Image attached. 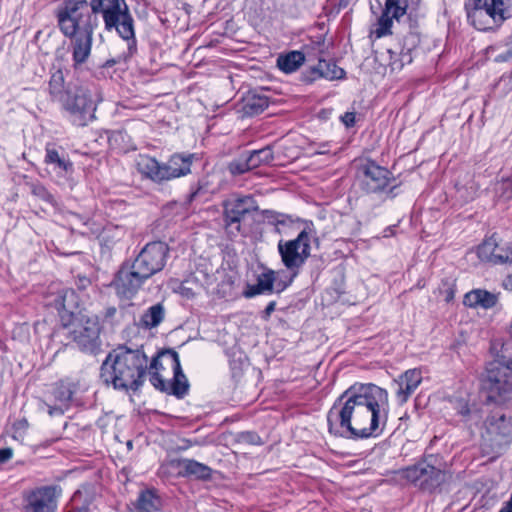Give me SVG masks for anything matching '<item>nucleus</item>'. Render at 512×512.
<instances>
[{
    "instance_id": "9d476101",
    "label": "nucleus",
    "mask_w": 512,
    "mask_h": 512,
    "mask_svg": "<svg viewBox=\"0 0 512 512\" xmlns=\"http://www.w3.org/2000/svg\"><path fill=\"white\" fill-rule=\"evenodd\" d=\"M432 456L404 470V478L425 492H433L451 478L444 469L434 465Z\"/></svg>"
},
{
    "instance_id": "ea45409f",
    "label": "nucleus",
    "mask_w": 512,
    "mask_h": 512,
    "mask_svg": "<svg viewBox=\"0 0 512 512\" xmlns=\"http://www.w3.org/2000/svg\"><path fill=\"white\" fill-rule=\"evenodd\" d=\"M235 440L240 444H249V445H262L261 437L251 431H243L239 432L235 435Z\"/></svg>"
},
{
    "instance_id": "3c124183",
    "label": "nucleus",
    "mask_w": 512,
    "mask_h": 512,
    "mask_svg": "<svg viewBox=\"0 0 512 512\" xmlns=\"http://www.w3.org/2000/svg\"><path fill=\"white\" fill-rule=\"evenodd\" d=\"M503 287L506 290L512 291V274L508 275L503 281Z\"/></svg>"
},
{
    "instance_id": "c03bdc74",
    "label": "nucleus",
    "mask_w": 512,
    "mask_h": 512,
    "mask_svg": "<svg viewBox=\"0 0 512 512\" xmlns=\"http://www.w3.org/2000/svg\"><path fill=\"white\" fill-rule=\"evenodd\" d=\"M499 358H501L506 365L511 367L512 372V341L506 342L502 345Z\"/></svg>"
},
{
    "instance_id": "49530a36",
    "label": "nucleus",
    "mask_w": 512,
    "mask_h": 512,
    "mask_svg": "<svg viewBox=\"0 0 512 512\" xmlns=\"http://www.w3.org/2000/svg\"><path fill=\"white\" fill-rule=\"evenodd\" d=\"M476 190L477 189L474 187V185H471L469 188H465V187L458 188L457 192H458L459 196L465 202H468V201H471L474 199Z\"/></svg>"
},
{
    "instance_id": "c756f323",
    "label": "nucleus",
    "mask_w": 512,
    "mask_h": 512,
    "mask_svg": "<svg viewBox=\"0 0 512 512\" xmlns=\"http://www.w3.org/2000/svg\"><path fill=\"white\" fill-rule=\"evenodd\" d=\"M464 304L468 307L492 308L497 303V296L486 290H473L465 294Z\"/></svg>"
},
{
    "instance_id": "b1692460",
    "label": "nucleus",
    "mask_w": 512,
    "mask_h": 512,
    "mask_svg": "<svg viewBox=\"0 0 512 512\" xmlns=\"http://www.w3.org/2000/svg\"><path fill=\"white\" fill-rule=\"evenodd\" d=\"M125 0H90L88 2L89 9L98 19L102 15L104 25L113 23L116 12L120 6H124Z\"/></svg>"
},
{
    "instance_id": "7ed1b4c3",
    "label": "nucleus",
    "mask_w": 512,
    "mask_h": 512,
    "mask_svg": "<svg viewBox=\"0 0 512 512\" xmlns=\"http://www.w3.org/2000/svg\"><path fill=\"white\" fill-rule=\"evenodd\" d=\"M148 357L142 349L119 346L111 351L101 366V378L117 390H138L144 383Z\"/></svg>"
},
{
    "instance_id": "6e6552de",
    "label": "nucleus",
    "mask_w": 512,
    "mask_h": 512,
    "mask_svg": "<svg viewBox=\"0 0 512 512\" xmlns=\"http://www.w3.org/2000/svg\"><path fill=\"white\" fill-rule=\"evenodd\" d=\"M310 239L311 235L303 229L298 236L289 241L280 240L278 243V252L281 256V261L286 269L291 273V276L283 284L278 283V293L283 291L289 286L294 277L299 273V269L310 256Z\"/></svg>"
},
{
    "instance_id": "f3484780",
    "label": "nucleus",
    "mask_w": 512,
    "mask_h": 512,
    "mask_svg": "<svg viewBox=\"0 0 512 512\" xmlns=\"http://www.w3.org/2000/svg\"><path fill=\"white\" fill-rule=\"evenodd\" d=\"M112 22L111 26L105 25V30L108 32L115 30L122 39L126 40L128 51L132 55L136 51L134 20L126 3L118 8Z\"/></svg>"
},
{
    "instance_id": "a19ab883",
    "label": "nucleus",
    "mask_w": 512,
    "mask_h": 512,
    "mask_svg": "<svg viewBox=\"0 0 512 512\" xmlns=\"http://www.w3.org/2000/svg\"><path fill=\"white\" fill-rule=\"evenodd\" d=\"M28 422L26 419L16 421L12 426L13 439L22 442L28 430Z\"/></svg>"
},
{
    "instance_id": "ddd939ff",
    "label": "nucleus",
    "mask_w": 512,
    "mask_h": 512,
    "mask_svg": "<svg viewBox=\"0 0 512 512\" xmlns=\"http://www.w3.org/2000/svg\"><path fill=\"white\" fill-rule=\"evenodd\" d=\"M223 208L225 228L232 236H236L241 231L242 220L258 210L255 199L250 195L227 199L223 203Z\"/></svg>"
},
{
    "instance_id": "5701e85b",
    "label": "nucleus",
    "mask_w": 512,
    "mask_h": 512,
    "mask_svg": "<svg viewBox=\"0 0 512 512\" xmlns=\"http://www.w3.org/2000/svg\"><path fill=\"white\" fill-rule=\"evenodd\" d=\"M345 77V71L338 67L334 62H327L325 60H319L318 65L313 67L308 75H305L304 80L306 82H313L319 78H325L327 80L342 79Z\"/></svg>"
},
{
    "instance_id": "c9c22d12",
    "label": "nucleus",
    "mask_w": 512,
    "mask_h": 512,
    "mask_svg": "<svg viewBox=\"0 0 512 512\" xmlns=\"http://www.w3.org/2000/svg\"><path fill=\"white\" fill-rule=\"evenodd\" d=\"M247 156L249 158L250 167H252V169H255L264 164H269L274 158L272 149L269 146L259 150H254Z\"/></svg>"
},
{
    "instance_id": "13d9d810",
    "label": "nucleus",
    "mask_w": 512,
    "mask_h": 512,
    "mask_svg": "<svg viewBox=\"0 0 512 512\" xmlns=\"http://www.w3.org/2000/svg\"><path fill=\"white\" fill-rule=\"evenodd\" d=\"M89 280L85 277H83V288H85L89 284Z\"/></svg>"
},
{
    "instance_id": "f03ea898",
    "label": "nucleus",
    "mask_w": 512,
    "mask_h": 512,
    "mask_svg": "<svg viewBox=\"0 0 512 512\" xmlns=\"http://www.w3.org/2000/svg\"><path fill=\"white\" fill-rule=\"evenodd\" d=\"M168 255L166 243H147L132 262H125L119 269L112 283L116 294L122 299L133 298L148 279L163 270Z\"/></svg>"
},
{
    "instance_id": "a878e982",
    "label": "nucleus",
    "mask_w": 512,
    "mask_h": 512,
    "mask_svg": "<svg viewBox=\"0 0 512 512\" xmlns=\"http://www.w3.org/2000/svg\"><path fill=\"white\" fill-rule=\"evenodd\" d=\"M276 281V273L273 270H267L257 277L256 284L247 286L246 290L244 291V296L246 298H252L259 294L272 293L275 283L276 285L278 283H284L282 281ZM276 288L278 289L279 287L276 286Z\"/></svg>"
},
{
    "instance_id": "bf43d9fd",
    "label": "nucleus",
    "mask_w": 512,
    "mask_h": 512,
    "mask_svg": "<svg viewBox=\"0 0 512 512\" xmlns=\"http://www.w3.org/2000/svg\"><path fill=\"white\" fill-rule=\"evenodd\" d=\"M374 9H376V6H374L373 4H371V10H372V12H374V13H375Z\"/></svg>"
},
{
    "instance_id": "7c9ffc66",
    "label": "nucleus",
    "mask_w": 512,
    "mask_h": 512,
    "mask_svg": "<svg viewBox=\"0 0 512 512\" xmlns=\"http://www.w3.org/2000/svg\"><path fill=\"white\" fill-rule=\"evenodd\" d=\"M305 61V55L300 51H291L285 55H280L277 59V67L285 73H293Z\"/></svg>"
},
{
    "instance_id": "4be33fe9",
    "label": "nucleus",
    "mask_w": 512,
    "mask_h": 512,
    "mask_svg": "<svg viewBox=\"0 0 512 512\" xmlns=\"http://www.w3.org/2000/svg\"><path fill=\"white\" fill-rule=\"evenodd\" d=\"M76 392V384L69 380H61L53 388L52 396L54 404L48 405V413L51 416L61 415L69 407L74 393Z\"/></svg>"
},
{
    "instance_id": "aec40b11",
    "label": "nucleus",
    "mask_w": 512,
    "mask_h": 512,
    "mask_svg": "<svg viewBox=\"0 0 512 512\" xmlns=\"http://www.w3.org/2000/svg\"><path fill=\"white\" fill-rule=\"evenodd\" d=\"M422 382V373L419 369H409L394 380L395 395L400 404L408 401Z\"/></svg>"
},
{
    "instance_id": "6ab92c4d",
    "label": "nucleus",
    "mask_w": 512,
    "mask_h": 512,
    "mask_svg": "<svg viewBox=\"0 0 512 512\" xmlns=\"http://www.w3.org/2000/svg\"><path fill=\"white\" fill-rule=\"evenodd\" d=\"M44 163L50 173H55L59 177H67L73 172V163L70 161L65 150L56 147L54 144H47L45 147Z\"/></svg>"
},
{
    "instance_id": "c85d7f7f",
    "label": "nucleus",
    "mask_w": 512,
    "mask_h": 512,
    "mask_svg": "<svg viewBox=\"0 0 512 512\" xmlns=\"http://www.w3.org/2000/svg\"><path fill=\"white\" fill-rule=\"evenodd\" d=\"M74 85L72 83L65 84L64 75L61 70L54 72L49 81V92L52 98L61 103L73 92Z\"/></svg>"
},
{
    "instance_id": "4468645a",
    "label": "nucleus",
    "mask_w": 512,
    "mask_h": 512,
    "mask_svg": "<svg viewBox=\"0 0 512 512\" xmlns=\"http://www.w3.org/2000/svg\"><path fill=\"white\" fill-rule=\"evenodd\" d=\"M69 335L83 352L94 354L100 349V325L97 317L83 316L79 323L74 324L69 330Z\"/></svg>"
},
{
    "instance_id": "603ef678",
    "label": "nucleus",
    "mask_w": 512,
    "mask_h": 512,
    "mask_svg": "<svg viewBox=\"0 0 512 512\" xmlns=\"http://www.w3.org/2000/svg\"><path fill=\"white\" fill-rule=\"evenodd\" d=\"M327 146H328V144H327V143H323V144H321V145H320V147H319V150H316V151H315V154H319V155H321V154H327V153H329V150H328V149H326V147H327Z\"/></svg>"
},
{
    "instance_id": "473e14b6",
    "label": "nucleus",
    "mask_w": 512,
    "mask_h": 512,
    "mask_svg": "<svg viewBox=\"0 0 512 512\" xmlns=\"http://www.w3.org/2000/svg\"><path fill=\"white\" fill-rule=\"evenodd\" d=\"M165 309L163 304L156 303L150 306L140 318L142 327L151 329L157 327L164 319Z\"/></svg>"
},
{
    "instance_id": "cd10ccee",
    "label": "nucleus",
    "mask_w": 512,
    "mask_h": 512,
    "mask_svg": "<svg viewBox=\"0 0 512 512\" xmlns=\"http://www.w3.org/2000/svg\"><path fill=\"white\" fill-rule=\"evenodd\" d=\"M179 475L188 477L194 476L197 479L206 480L211 477V468L193 459H181L177 464Z\"/></svg>"
},
{
    "instance_id": "4d7b16f0",
    "label": "nucleus",
    "mask_w": 512,
    "mask_h": 512,
    "mask_svg": "<svg viewBox=\"0 0 512 512\" xmlns=\"http://www.w3.org/2000/svg\"><path fill=\"white\" fill-rule=\"evenodd\" d=\"M108 232H109V230L104 231V233H103V234H102V236H101V239H102V240H106V239H107V237H108Z\"/></svg>"
},
{
    "instance_id": "412c9836",
    "label": "nucleus",
    "mask_w": 512,
    "mask_h": 512,
    "mask_svg": "<svg viewBox=\"0 0 512 512\" xmlns=\"http://www.w3.org/2000/svg\"><path fill=\"white\" fill-rule=\"evenodd\" d=\"M478 257L492 264H504L512 261V248L499 247L494 237H490L479 245Z\"/></svg>"
},
{
    "instance_id": "8fccbe9b",
    "label": "nucleus",
    "mask_w": 512,
    "mask_h": 512,
    "mask_svg": "<svg viewBox=\"0 0 512 512\" xmlns=\"http://www.w3.org/2000/svg\"><path fill=\"white\" fill-rule=\"evenodd\" d=\"M275 307H276V302L275 301L269 302L268 305L266 306L264 312H263V318L264 319H268L270 317V315L274 312Z\"/></svg>"
},
{
    "instance_id": "9b49d317",
    "label": "nucleus",
    "mask_w": 512,
    "mask_h": 512,
    "mask_svg": "<svg viewBox=\"0 0 512 512\" xmlns=\"http://www.w3.org/2000/svg\"><path fill=\"white\" fill-rule=\"evenodd\" d=\"M162 356L166 365L173 371V381L171 383L166 380L158 372H153L150 377L151 384L161 392H167L178 398H183L189 390L187 377L182 371L179 355L176 351L168 349L164 350Z\"/></svg>"
},
{
    "instance_id": "864d4df0",
    "label": "nucleus",
    "mask_w": 512,
    "mask_h": 512,
    "mask_svg": "<svg viewBox=\"0 0 512 512\" xmlns=\"http://www.w3.org/2000/svg\"><path fill=\"white\" fill-rule=\"evenodd\" d=\"M199 191L200 188H197L195 191L191 192L189 195V201H193L197 197Z\"/></svg>"
},
{
    "instance_id": "1a4fd4ad",
    "label": "nucleus",
    "mask_w": 512,
    "mask_h": 512,
    "mask_svg": "<svg viewBox=\"0 0 512 512\" xmlns=\"http://www.w3.org/2000/svg\"><path fill=\"white\" fill-rule=\"evenodd\" d=\"M508 0H475L468 10L469 22L480 31L491 30L500 26L508 17Z\"/></svg>"
},
{
    "instance_id": "20e7f679",
    "label": "nucleus",
    "mask_w": 512,
    "mask_h": 512,
    "mask_svg": "<svg viewBox=\"0 0 512 512\" xmlns=\"http://www.w3.org/2000/svg\"><path fill=\"white\" fill-rule=\"evenodd\" d=\"M55 15L60 31L68 38L78 33L95 31L99 25V19L91 13L87 0H65Z\"/></svg>"
},
{
    "instance_id": "a211bd4d",
    "label": "nucleus",
    "mask_w": 512,
    "mask_h": 512,
    "mask_svg": "<svg viewBox=\"0 0 512 512\" xmlns=\"http://www.w3.org/2000/svg\"><path fill=\"white\" fill-rule=\"evenodd\" d=\"M361 172L363 174V187L368 193L383 191L391 180L390 171L374 161H367L363 164Z\"/></svg>"
},
{
    "instance_id": "09e8293b",
    "label": "nucleus",
    "mask_w": 512,
    "mask_h": 512,
    "mask_svg": "<svg viewBox=\"0 0 512 512\" xmlns=\"http://www.w3.org/2000/svg\"><path fill=\"white\" fill-rule=\"evenodd\" d=\"M13 456V449L12 448H2L0 449V464H4L7 461H9Z\"/></svg>"
},
{
    "instance_id": "a18cd8bd",
    "label": "nucleus",
    "mask_w": 512,
    "mask_h": 512,
    "mask_svg": "<svg viewBox=\"0 0 512 512\" xmlns=\"http://www.w3.org/2000/svg\"><path fill=\"white\" fill-rule=\"evenodd\" d=\"M163 353H164V351H161L160 353H158V355L156 357H153V359L150 363V366H149V368L151 370L150 375L153 372H158L160 374V370L164 369L165 368L164 366H167L165 359L162 356Z\"/></svg>"
},
{
    "instance_id": "2eb2a0df",
    "label": "nucleus",
    "mask_w": 512,
    "mask_h": 512,
    "mask_svg": "<svg viewBox=\"0 0 512 512\" xmlns=\"http://www.w3.org/2000/svg\"><path fill=\"white\" fill-rule=\"evenodd\" d=\"M420 0H386L385 8L378 18V27L375 30L377 38L391 33L393 19L400 21V18L408 14L411 17Z\"/></svg>"
},
{
    "instance_id": "79ce46f5",
    "label": "nucleus",
    "mask_w": 512,
    "mask_h": 512,
    "mask_svg": "<svg viewBox=\"0 0 512 512\" xmlns=\"http://www.w3.org/2000/svg\"><path fill=\"white\" fill-rule=\"evenodd\" d=\"M31 192L38 198L46 201L47 203L54 204L53 195L41 184H35L32 186Z\"/></svg>"
},
{
    "instance_id": "4c0bfd02",
    "label": "nucleus",
    "mask_w": 512,
    "mask_h": 512,
    "mask_svg": "<svg viewBox=\"0 0 512 512\" xmlns=\"http://www.w3.org/2000/svg\"><path fill=\"white\" fill-rule=\"evenodd\" d=\"M58 305H60L62 309L72 312V309L77 307L76 295L74 290H63L62 294L59 296Z\"/></svg>"
},
{
    "instance_id": "72a5a7b5",
    "label": "nucleus",
    "mask_w": 512,
    "mask_h": 512,
    "mask_svg": "<svg viewBox=\"0 0 512 512\" xmlns=\"http://www.w3.org/2000/svg\"><path fill=\"white\" fill-rule=\"evenodd\" d=\"M269 106V100L264 95L251 94L245 99L243 111L248 116L262 113Z\"/></svg>"
},
{
    "instance_id": "de8ad7c7",
    "label": "nucleus",
    "mask_w": 512,
    "mask_h": 512,
    "mask_svg": "<svg viewBox=\"0 0 512 512\" xmlns=\"http://www.w3.org/2000/svg\"><path fill=\"white\" fill-rule=\"evenodd\" d=\"M355 113L354 112H346L342 117L341 121L346 127H352L355 124Z\"/></svg>"
},
{
    "instance_id": "f8f14e48",
    "label": "nucleus",
    "mask_w": 512,
    "mask_h": 512,
    "mask_svg": "<svg viewBox=\"0 0 512 512\" xmlns=\"http://www.w3.org/2000/svg\"><path fill=\"white\" fill-rule=\"evenodd\" d=\"M483 388L489 392V398L503 397L512 392L511 367L501 358L491 362L482 379Z\"/></svg>"
},
{
    "instance_id": "39448f33",
    "label": "nucleus",
    "mask_w": 512,
    "mask_h": 512,
    "mask_svg": "<svg viewBox=\"0 0 512 512\" xmlns=\"http://www.w3.org/2000/svg\"><path fill=\"white\" fill-rule=\"evenodd\" d=\"M197 159L194 153H174L167 162L161 163L155 158L142 156L137 165L138 170L156 183H163L191 173V166Z\"/></svg>"
},
{
    "instance_id": "bb28decb",
    "label": "nucleus",
    "mask_w": 512,
    "mask_h": 512,
    "mask_svg": "<svg viewBox=\"0 0 512 512\" xmlns=\"http://www.w3.org/2000/svg\"><path fill=\"white\" fill-rule=\"evenodd\" d=\"M419 43V37L416 33L410 32L408 36L404 39V47L400 52L399 58L394 59L393 56H397V53L389 50L390 53V66L391 69L401 70L404 65L410 64L412 62L411 51L415 48Z\"/></svg>"
},
{
    "instance_id": "dca6fc26",
    "label": "nucleus",
    "mask_w": 512,
    "mask_h": 512,
    "mask_svg": "<svg viewBox=\"0 0 512 512\" xmlns=\"http://www.w3.org/2000/svg\"><path fill=\"white\" fill-rule=\"evenodd\" d=\"M61 490L57 486H43L27 496L26 512H55Z\"/></svg>"
},
{
    "instance_id": "e433bc0d",
    "label": "nucleus",
    "mask_w": 512,
    "mask_h": 512,
    "mask_svg": "<svg viewBox=\"0 0 512 512\" xmlns=\"http://www.w3.org/2000/svg\"><path fill=\"white\" fill-rule=\"evenodd\" d=\"M250 170H252V167H250L248 156L245 155H242L228 164V171L234 176L242 175Z\"/></svg>"
},
{
    "instance_id": "393cba45",
    "label": "nucleus",
    "mask_w": 512,
    "mask_h": 512,
    "mask_svg": "<svg viewBox=\"0 0 512 512\" xmlns=\"http://www.w3.org/2000/svg\"><path fill=\"white\" fill-rule=\"evenodd\" d=\"M94 31H86L73 36V61L75 65L84 63L91 53Z\"/></svg>"
},
{
    "instance_id": "052dcab7",
    "label": "nucleus",
    "mask_w": 512,
    "mask_h": 512,
    "mask_svg": "<svg viewBox=\"0 0 512 512\" xmlns=\"http://www.w3.org/2000/svg\"><path fill=\"white\" fill-rule=\"evenodd\" d=\"M510 333L512 335V322H511V326H510Z\"/></svg>"
},
{
    "instance_id": "6e6d98bb",
    "label": "nucleus",
    "mask_w": 512,
    "mask_h": 512,
    "mask_svg": "<svg viewBox=\"0 0 512 512\" xmlns=\"http://www.w3.org/2000/svg\"><path fill=\"white\" fill-rule=\"evenodd\" d=\"M116 64V60L114 59H110V60H107L104 64L105 67H112L113 65Z\"/></svg>"
},
{
    "instance_id": "37998d69",
    "label": "nucleus",
    "mask_w": 512,
    "mask_h": 512,
    "mask_svg": "<svg viewBox=\"0 0 512 512\" xmlns=\"http://www.w3.org/2000/svg\"><path fill=\"white\" fill-rule=\"evenodd\" d=\"M497 191L499 193V197L504 199L505 201H509L512 199V180L504 179L499 184Z\"/></svg>"
},
{
    "instance_id": "423d86ee",
    "label": "nucleus",
    "mask_w": 512,
    "mask_h": 512,
    "mask_svg": "<svg viewBox=\"0 0 512 512\" xmlns=\"http://www.w3.org/2000/svg\"><path fill=\"white\" fill-rule=\"evenodd\" d=\"M100 90L88 84L74 85L73 92L62 103L76 126H86L95 119L98 103L102 101Z\"/></svg>"
},
{
    "instance_id": "f257e3e1",
    "label": "nucleus",
    "mask_w": 512,
    "mask_h": 512,
    "mask_svg": "<svg viewBox=\"0 0 512 512\" xmlns=\"http://www.w3.org/2000/svg\"><path fill=\"white\" fill-rule=\"evenodd\" d=\"M389 409L388 392L375 384H354L327 413L328 431L345 439L376 438L382 434Z\"/></svg>"
},
{
    "instance_id": "0eeeda50",
    "label": "nucleus",
    "mask_w": 512,
    "mask_h": 512,
    "mask_svg": "<svg viewBox=\"0 0 512 512\" xmlns=\"http://www.w3.org/2000/svg\"><path fill=\"white\" fill-rule=\"evenodd\" d=\"M482 439L494 452H500L512 440V406L497 407L487 416Z\"/></svg>"
},
{
    "instance_id": "58836bf2",
    "label": "nucleus",
    "mask_w": 512,
    "mask_h": 512,
    "mask_svg": "<svg viewBox=\"0 0 512 512\" xmlns=\"http://www.w3.org/2000/svg\"><path fill=\"white\" fill-rule=\"evenodd\" d=\"M494 49L502 50L495 56L496 62H507L512 60V35H510L504 45L498 44Z\"/></svg>"
},
{
    "instance_id": "f704fd0d",
    "label": "nucleus",
    "mask_w": 512,
    "mask_h": 512,
    "mask_svg": "<svg viewBox=\"0 0 512 512\" xmlns=\"http://www.w3.org/2000/svg\"><path fill=\"white\" fill-rule=\"evenodd\" d=\"M454 409L461 415L466 422L477 424L481 418L479 410L476 407H470L468 402L462 398L454 401Z\"/></svg>"
},
{
    "instance_id": "2f4dec72",
    "label": "nucleus",
    "mask_w": 512,
    "mask_h": 512,
    "mask_svg": "<svg viewBox=\"0 0 512 512\" xmlns=\"http://www.w3.org/2000/svg\"><path fill=\"white\" fill-rule=\"evenodd\" d=\"M161 499L152 490L142 491L136 502L138 512H156L161 508Z\"/></svg>"
},
{
    "instance_id": "5fc2aeb1",
    "label": "nucleus",
    "mask_w": 512,
    "mask_h": 512,
    "mask_svg": "<svg viewBox=\"0 0 512 512\" xmlns=\"http://www.w3.org/2000/svg\"><path fill=\"white\" fill-rule=\"evenodd\" d=\"M115 313H116V308L110 307L106 311V316L107 317H112V316H114Z\"/></svg>"
}]
</instances>
